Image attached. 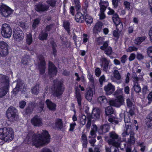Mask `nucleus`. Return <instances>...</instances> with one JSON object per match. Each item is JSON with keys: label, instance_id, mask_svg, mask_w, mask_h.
<instances>
[{"label": "nucleus", "instance_id": "nucleus-64", "mask_svg": "<svg viewBox=\"0 0 152 152\" xmlns=\"http://www.w3.org/2000/svg\"><path fill=\"white\" fill-rule=\"evenodd\" d=\"M109 64H104L103 65V70L106 72H108V65Z\"/></svg>", "mask_w": 152, "mask_h": 152}, {"label": "nucleus", "instance_id": "nucleus-6", "mask_svg": "<svg viewBox=\"0 0 152 152\" xmlns=\"http://www.w3.org/2000/svg\"><path fill=\"white\" fill-rule=\"evenodd\" d=\"M54 83L53 95L58 98L59 99L64 91L63 84L61 81L58 80H54Z\"/></svg>", "mask_w": 152, "mask_h": 152}, {"label": "nucleus", "instance_id": "nucleus-13", "mask_svg": "<svg viewBox=\"0 0 152 152\" xmlns=\"http://www.w3.org/2000/svg\"><path fill=\"white\" fill-rule=\"evenodd\" d=\"M8 45L6 42H0V56L5 57L8 54Z\"/></svg>", "mask_w": 152, "mask_h": 152}, {"label": "nucleus", "instance_id": "nucleus-15", "mask_svg": "<svg viewBox=\"0 0 152 152\" xmlns=\"http://www.w3.org/2000/svg\"><path fill=\"white\" fill-rule=\"evenodd\" d=\"M109 41L105 42L102 46H101L100 49L104 51V53L108 56H110L112 52V49L111 47L108 46Z\"/></svg>", "mask_w": 152, "mask_h": 152}, {"label": "nucleus", "instance_id": "nucleus-12", "mask_svg": "<svg viewBox=\"0 0 152 152\" xmlns=\"http://www.w3.org/2000/svg\"><path fill=\"white\" fill-rule=\"evenodd\" d=\"M38 58L40 61L38 63V67L40 74L43 75L45 72L46 63L43 56L40 55L38 56Z\"/></svg>", "mask_w": 152, "mask_h": 152}, {"label": "nucleus", "instance_id": "nucleus-9", "mask_svg": "<svg viewBox=\"0 0 152 152\" xmlns=\"http://www.w3.org/2000/svg\"><path fill=\"white\" fill-rule=\"evenodd\" d=\"M0 8V13L5 17H9L13 12V10L12 9L3 3L1 4Z\"/></svg>", "mask_w": 152, "mask_h": 152}, {"label": "nucleus", "instance_id": "nucleus-49", "mask_svg": "<svg viewBox=\"0 0 152 152\" xmlns=\"http://www.w3.org/2000/svg\"><path fill=\"white\" fill-rule=\"evenodd\" d=\"M56 1V0H48L46 2L50 6L53 7L55 6Z\"/></svg>", "mask_w": 152, "mask_h": 152}, {"label": "nucleus", "instance_id": "nucleus-14", "mask_svg": "<svg viewBox=\"0 0 152 152\" xmlns=\"http://www.w3.org/2000/svg\"><path fill=\"white\" fill-rule=\"evenodd\" d=\"M49 7V6L43 4L42 1H40L35 5L34 9L37 12H44L47 11Z\"/></svg>", "mask_w": 152, "mask_h": 152}, {"label": "nucleus", "instance_id": "nucleus-54", "mask_svg": "<svg viewBox=\"0 0 152 152\" xmlns=\"http://www.w3.org/2000/svg\"><path fill=\"white\" fill-rule=\"evenodd\" d=\"M147 53L148 56L152 58V46L148 48Z\"/></svg>", "mask_w": 152, "mask_h": 152}, {"label": "nucleus", "instance_id": "nucleus-42", "mask_svg": "<svg viewBox=\"0 0 152 152\" xmlns=\"http://www.w3.org/2000/svg\"><path fill=\"white\" fill-rule=\"evenodd\" d=\"M51 44L53 50L52 53L54 55V56H55L56 55L57 50L56 48L57 47V46L54 42H51Z\"/></svg>", "mask_w": 152, "mask_h": 152}, {"label": "nucleus", "instance_id": "nucleus-46", "mask_svg": "<svg viewBox=\"0 0 152 152\" xmlns=\"http://www.w3.org/2000/svg\"><path fill=\"white\" fill-rule=\"evenodd\" d=\"M32 35L30 33H29L27 35L26 42L27 44L29 45L32 43Z\"/></svg>", "mask_w": 152, "mask_h": 152}, {"label": "nucleus", "instance_id": "nucleus-11", "mask_svg": "<svg viewBox=\"0 0 152 152\" xmlns=\"http://www.w3.org/2000/svg\"><path fill=\"white\" fill-rule=\"evenodd\" d=\"M13 37L18 41L22 40L24 38V34L22 31L18 27H15L13 30Z\"/></svg>", "mask_w": 152, "mask_h": 152}, {"label": "nucleus", "instance_id": "nucleus-33", "mask_svg": "<svg viewBox=\"0 0 152 152\" xmlns=\"http://www.w3.org/2000/svg\"><path fill=\"white\" fill-rule=\"evenodd\" d=\"M97 131V127L96 125H93L92 128H91L90 132L91 136L96 137V133Z\"/></svg>", "mask_w": 152, "mask_h": 152}, {"label": "nucleus", "instance_id": "nucleus-47", "mask_svg": "<svg viewBox=\"0 0 152 152\" xmlns=\"http://www.w3.org/2000/svg\"><path fill=\"white\" fill-rule=\"evenodd\" d=\"M33 110V108L31 105L28 106L25 109V114L28 115L31 113Z\"/></svg>", "mask_w": 152, "mask_h": 152}, {"label": "nucleus", "instance_id": "nucleus-26", "mask_svg": "<svg viewBox=\"0 0 152 152\" xmlns=\"http://www.w3.org/2000/svg\"><path fill=\"white\" fill-rule=\"evenodd\" d=\"M93 91L91 88L88 90L85 94L86 98L88 101H91L92 99Z\"/></svg>", "mask_w": 152, "mask_h": 152}, {"label": "nucleus", "instance_id": "nucleus-40", "mask_svg": "<svg viewBox=\"0 0 152 152\" xmlns=\"http://www.w3.org/2000/svg\"><path fill=\"white\" fill-rule=\"evenodd\" d=\"M126 104L127 107L129 109L134 107V105L133 101L129 98L126 99Z\"/></svg>", "mask_w": 152, "mask_h": 152}, {"label": "nucleus", "instance_id": "nucleus-28", "mask_svg": "<svg viewBox=\"0 0 152 152\" xmlns=\"http://www.w3.org/2000/svg\"><path fill=\"white\" fill-rule=\"evenodd\" d=\"M46 103L47 107L50 110L54 111L56 110V104L53 103L49 99L46 100Z\"/></svg>", "mask_w": 152, "mask_h": 152}, {"label": "nucleus", "instance_id": "nucleus-63", "mask_svg": "<svg viewBox=\"0 0 152 152\" xmlns=\"http://www.w3.org/2000/svg\"><path fill=\"white\" fill-rule=\"evenodd\" d=\"M95 72L96 76L99 77L101 74V71L100 69L99 68H97L95 70Z\"/></svg>", "mask_w": 152, "mask_h": 152}, {"label": "nucleus", "instance_id": "nucleus-61", "mask_svg": "<svg viewBox=\"0 0 152 152\" xmlns=\"http://www.w3.org/2000/svg\"><path fill=\"white\" fill-rule=\"evenodd\" d=\"M88 78L90 82H91L93 84L94 83V77H93V76L90 73H89L88 75Z\"/></svg>", "mask_w": 152, "mask_h": 152}, {"label": "nucleus", "instance_id": "nucleus-56", "mask_svg": "<svg viewBox=\"0 0 152 152\" xmlns=\"http://www.w3.org/2000/svg\"><path fill=\"white\" fill-rule=\"evenodd\" d=\"M112 4L114 8H116L118 6L119 0H112Z\"/></svg>", "mask_w": 152, "mask_h": 152}, {"label": "nucleus", "instance_id": "nucleus-25", "mask_svg": "<svg viewBox=\"0 0 152 152\" xmlns=\"http://www.w3.org/2000/svg\"><path fill=\"white\" fill-rule=\"evenodd\" d=\"M110 129V126L107 124H104L101 126L99 131L101 132L102 133H105L107 132Z\"/></svg>", "mask_w": 152, "mask_h": 152}, {"label": "nucleus", "instance_id": "nucleus-4", "mask_svg": "<svg viewBox=\"0 0 152 152\" xmlns=\"http://www.w3.org/2000/svg\"><path fill=\"white\" fill-rule=\"evenodd\" d=\"M14 138V132L12 128H4L0 129V139L10 142Z\"/></svg>", "mask_w": 152, "mask_h": 152}, {"label": "nucleus", "instance_id": "nucleus-59", "mask_svg": "<svg viewBox=\"0 0 152 152\" xmlns=\"http://www.w3.org/2000/svg\"><path fill=\"white\" fill-rule=\"evenodd\" d=\"M126 58L127 56L126 55H124L121 58V62L123 64H125L127 60Z\"/></svg>", "mask_w": 152, "mask_h": 152}, {"label": "nucleus", "instance_id": "nucleus-23", "mask_svg": "<svg viewBox=\"0 0 152 152\" xmlns=\"http://www.w3.org/2000/svg\"><path fill=\"white\" fill-rule=\"evenodd\" d=\"M145 122L148 127L152 129V111L147 115Z\"/></svg>", "mask_w": 152, "mask_h": 152}, {"label": "nucleus", "instance_id": "nucleus-38", "mask_svg": "<svg viewBox=\"0 0 152 152\" xmlns=\"http://www.w3.org/2000/svg\"><path fill=\"white\" fill-rule=\"evenodd\" d=\"M70 23L67 21H64L63 25L64 28L67 31L68 34L70 33Z\"/></svg>", "mask_w": 152, "mask_h": 152}, {"label": "nucleus", "instance_id": "nucleus-62", "mask_svg": "<svg viewBox=\"0 0 152 152\" xmlns=\"http://www.w3.org/2000/svg\"><path fill=\"white\" fill-rule=\"evenodd\" d=\"M26 105V102L24 101L20 102L19 103V107L23 109L24 108Z\"/></svg>", "mask_w": 152, "mask_h": 152}, {"label": "nucleus", "instance_id": "nucleus-5", "mask_svg": "<svg viewBox=\"0 0 152 152\" xmlns=\"http://www.w3.org/2000/svg\"><path fill=\"white\" fill-rule=\"evenodd\" d=\"M109 138L107 142L109 145H111L115 147H120L122 144L120 143L119 136L114 131L110 132L109 134Z\"/></svg>", "mask_w": 152, "mask_h": 152}, {"label": "nucleus", "instance_id": "nucleus-7", "mask_svg": "<svg viewBox=\"0 0 152 152\" xmlns=\"http://www.w3.org/2000/svg\"><path fill=\"white\" fill-rule=\"evenodd\" d=\"M17 111L16 109L13 107L8 108L6 112V115L9 121L12 122L18 120V117Z\"/></svg>", "mask_w": 152, "mask_h": 152}, {"label": "nucleus", "instance_id": "nucleus-22", "mask_svg": "<svg viewBox=\"0 0 152 152\" xmlns=\"http://www.w3.org/2000/svg\"><path fill=\"white\" fill-rule=\"evenodd\" d=\"M85 15V13L83 15L80 12H78L75 16V19L76 21L80 23H83L84 22Z\"/></svg>", "mask_w": 152, "mask_h": 152}, {"label": "nucleus", "instance_id": "nucleus-32", "mask_svg": "<svg viewBox=\"0 0 152 152\" xmlns=\"http://www.w3.org/2000/svg\"><path fill=\"white\" fill-rule=\"evenodd\" d=\"M145 39L146 37L145 36L137 37L134 40V43L136 45H140L145 41Z\"/></svg>", "mask_w": 152, "mask_h": 152}, {"label": "nucleus", "instance_id": "nucleus-43", "mask_svg": "<svg viewBox=\"0 0 152 152\" xmlns=\"http://www.w3.org/2000/svg\"><path fill=\"white\" fill-rule=\"evenodd\" d=\"M86 117L84 115H82L80 117V123L83 126L86 124Z\"/></svg>", "mask_w": 152, "mask_h": 152}, {"label": "nucleus", "instance_id": "nucleus-44", "mask_svg": "<svg viewBox=\"0 0 152 152\" xmlns=\"http://www.w3.org/2000/svg\"><path fill=\"white\" fill-rule=\"evenodd\" d=\"M89 142L90 143L91 146L94 147V143L96 142L95 137L89 136Z\"/></svg>", "mask_w": 152, "mask_h": 152}, {"label": "nucleus", "instance_id": "nucleus-19", "mask_svg": "<svg viewBox=\"0 0 152 152\" xmlns=\"http://www.w3.org/2000/svg\"><path fill=\"white\" fill-rule=\"evenodd\" d=\"M57 72V68L50 61L49 62L48 73L51 75H56Z\"/></svg>", "mask_w": 152, "mask_h": 152}, {"label": "nucleus", "instance_id": "nucleus-16", "mask_svg": "<svg viewBox=\"0 0 152 152\" xmlns=\"http://www.w3.org/2000/svg\"><path fill=\"white\" fill-rule=\"evenodd\" d=\"M31 124L35 126H40L42 125V119L39 116L35 115L31 120Z\"/></svg>", "mask_w": 152, "mask_h": 152}, {"label": "nucleus", "instance_id": "nucleus-35", "mask_svg": "<svg viewBox=\"0 0 152 152\" xmlns=\"http://www.w3.org/2000/svg\"><path fill=\"white\" fill-rule=\"evenodd\" d=\"M85 16L84 20H85L87 25H91L93 22V19L92 17L89 15L86 14Z\"/></svg>", "mask_w": 152, "mask_h": 152}, {"label": "nucleus", "instance_id": "nucleus-20", "mask_svg": "<svg viewBox=\"0 0 152 152\" xmlns=\"http://www.w3.org/2000/svg\"><path fill=\"white\" fill-rule=\"evenodd\" d=\"M101 113V110L98 107L93 109L92 112V118L95 119H98L100 118V114Z\"/></svg>", "mask_w": 152, "mask_h": 152}, {"label": "nucleus", "instance_id": "nucleus-55", "mask_svg": "<svg viewBox=\"0 0 152 152\" xmlns=\"http://www.w3.org/2000/svg\"><path fill=\"white\" fill-rule=\"evenodd\" d=\"M138 49L137 48L134 46L129 47L128 49L127 50V52H131L133 51H136Z\"/></svg>", "mask_w": 152, "mask_h": 152}, {"label": "nucleus", "instance_id": "nucleus-57", "mask_svg": "<svg viewBox=\"0 0 152 152\" xmlns=\"http://www.w3.org/2000/svg\"><path fill=\"white\" fill-rule=\"evenodd\" d=\"M89 152H100L99 149L98 147H95L93 150L92 148H89L88 149Z\"/></svg>", "mask_w": 152, "mask_h": 152}, {"label": "nucleus", "instance_id": "nucleus-53", "mask_svg": "<svg viewBox=\"0 0 152 152\" xmlns=\"http://www.w3.org/2000/svg\"><path fill=\"white\" fill-rule=\"evenodd\" d=\"M40 22V20L38 18H37L34 20V21L32 25V27L34 29L37 26L38 24Z\"/></svg>", "mask_w": 152, "mask_h": 152}, {"label": "nucleus", "instance_id": "nucleus-29", "mask_svg": "<svg viewBox=\"0 0 152 152\" xmlns=\"http://www.w3.org/2000/svg\"><path fill=\"white\" fill-rule=\"evenodd\" d=\"M98 101L100 104L103 105L107 103H109V101H108L106 97L103 96L99 97L98 98Z\"/></svg>", "mask_w": 152, "mask_h": 152}, {"label": "nucleus", "instance_id": "nucleus-8", "mask_svg": "<svg viewBox=\"0 0 152 152\" xmlns=\"http://www.w3.org/2000/svg\"><path fill=\"white\" fill-rule=\"evenodd\" d=\"M1 32L2 36L4 37L10 38L12 33V29L10 25L6 23L2 24L1 29Z\"/></svg>", "mask_w": 152, "mask_h": 152}, {"label": "nucleus", "instance_id": "nucleus-30", "mask_svg": "<svg viewBox=\"0 0 152 152\" xmlns=\"http://www.w3.org/2000/svg\"><path fill=\"white\" fill-rule=\"evenodd\" d=\"M9 88L3 86L1 87L0 89V98L5 96L8 91Z\"/></svg>", "mask_w": 152, "mask_h": 152}, {"label": "nucleus", "instance_id": "nucleus-36", "mask_svg": "<svg viewBox=\"0 0 152 152\" xmlns=\"http://www.w3.org/2000/svg\"><path fill=\"white\" fill-rule=\"evenodd\" d=\"M112 18L115 25L121 22L120 18H119L118 15L116 13L113 15Z\"/></svg>", "mask_w": 152, "mask_h": 152}, {"label": "nucleus", "instance_id": "nucleus-39", "mask_svg": "<svg viewBox=\"0 0 152 152\" xmlns=\"http://www.w3.org/2000/svg\"><path fill=\"white\" fill-rule=\"evenodd\" d=\"M56 126L57 129H61L63 127V123L61 119H58L56 122Z\"/></svg>", "mask_w": 152, "mask_h": 152}, {"label": "nucleus", "instance_id": "nucleus-17", "mask_svg": "<svg viewBox=\"0 0 152 152\" xmlns=\"http://www.w3.org/2000/svg\"><path fill=\"white\" fill-rule=\"evenodd\" d=\"M0 82L4 84L3 86L9 88L10 80L9 77L5 75H0Z\"/></svg>", "mask_w": 152, "mask_h": 152}, {"label": "nucleus", "instance_id": "nucleus-3", "mask_svg": "<svg viewBox=\"0 0 152 152\" xmlns=\"http://www.w3.org/2000/svg\"><path fill=\"white\" fill-rule=\"evenodd\" d=\"M124 103V98L121 96H118L117 99L115 100H110L109 104L110 105L107 107L105 109V114L109 115L113 113L114 110L111 106L117 107H120Z\"/></svg>", "mask_w": 152, "mask_h": 152}, {"label": "nucleus", "instance_id": "nucleus-45", "mask_svg": "<svg viewBox=\"0 0 152 152\" xmlns=\"http://www.w3.org/2000/svg\"><path fill=\"white\" fill-rule=\"evenodd\" d=\"M30 59L28 57H25L22 58V62L24 65H27L28 64Z\"/></svg>", "mask_w": 152, "mask_h": 152}, {"label": "nucleus", "instance_id": "nucleus-2", "mask_svg": "<svg viewBox=\"0 0 152 152\" xmlns=\"http://www.w3.org/2000/svg\"><path fill=\"white\" fill-rule=\"evenodd\" d=\"M124 121L126 130L122 134L123 137L126 135H129V137L128 138L127 143L129 145L134 144L135 142V138L134 137L135 133L133 130L132 128L131 123L130 122V118L129 115H124Z\"/></svg>", "mask_w": 152, "mask_h": 152}, {"label": "nucleus", "instance_id": "nucleus-50", "mask_svg": "<svg viewBox=\"0 0 152 152\" xmlns=\"http://www.w3.org/2000/svg\"><path fill=\"white\" fill-rule=\"evenodd\" d=\"M132 77L133 79V81L134 83L138 82L140 79V78L137 76L136 73L134 72L132 73Z\"/></svg>", "mask_w": 152, "mask_h": 152}, {"label": "nucleus", "instance_id": "nucleus-10", "mask_svg": "<svg viewBox=\"0 0 152 152\" xmlns=\"http://www.w3.org/2000/svg\"><path fill=\"white\" fill-rule=\"evenodd\" d=\"M17 82L16 86L12 91L13 94H16L19 91H21L22 92L26 91V88L25 84L20 79L18 80Z\"/></svg>", "mask_w": 152, "mask_h": 152}, {"label": "nucleus", "instance_id": "nucleus-48", "mask_svg": "<svg viewBox=\"0 0 152 152\" xmlns=\"http://www.w3.org/2000/svg\"><path fill=\"white\" fill-rule=\"evenodd\" d=\"M114 76L115 78L118 80H119L121 78V76L119 72L117 70H115L113 72Z\"/></svg>", "mask_w": 152, "mask_h": 152}, {"label": "nucleus", "instance_id": "nucleus-58", "mask_svg": "<svg viewBox=\"0 0 152 152\" xmlns=\"http://www.w3.org/2000/svg\"><path fill=\"white\" fill-rule=\"evenodd\" d=\"M100 6V12L101 13L104 12L107 8V6L105 5L99 4Z\"/></svg>", "mask_w": 152, "mask_h": 152}, {"label": "nucleus", "instance_id": "nucleus-24", "mask_svg": "<svg viewBox=\"0 0 152 152\" xmlns=\"http://www.w3.org/2000/svg\"><path fill=\"white\" fill-rule=\"evenodd\" d=\"M102 24V23L98 22L95 25L93 28V32L95 34H97L101 31Z\"/></svg>", "mask_w": 152, "mask_h": 152}, {"label": "nucleus", "instance_id": "nucleus-31", "mask_svg": "<svg viewBox=\"0 0 152 152\" xmlns=\"http://www.w3.org/2000/svg\"><path fill=\"white\" fill-rule=\"evenodd\" d=\"M44 105V101H43L40 100L39 102L36 104L35 106L38 109L39 111L41 112L43 110Z\"/></svg>", "mask_w": 152, "mask_h": 152}, {"label": "nucleus", "instance_id": "nucleus-41", "mask_svg": "<svg viewBox=\"0 0 152 152\" xmlns=\"http://www.w3.org/2000/svg\"><path fill=\"white\" fill-rule=\"evenodd\" d=\"M133 88L134 90L136 93H139L141 91V88L138 84V82L134 83Z\"/></svg>", "mask_w": 152, "mask_h": 152}, {"label": "nucleus", "instance_id": "nucleus-21", "mask_svg": "<svg viewBox=\"0 0 152 152\" xmlns=\"http://www.w3.org/2000/svg\"><path fill=\"white\" fill-rule=\"evenodd\" d=\"M75 98L77 99L78 106L81 107L82 97L80 92V90L77 87L75 88Z\"/></svg>", "mask_w": 152, "mask_h": 152}, {"label": "nucleus", "instance_id": "nucleus-27", "mask_svg": "<svg viewBox=\"0 0 152 152\" xmlns=\"http://www.w3.org/2000/svg\"><path fill=\"white\" fill-rule=\"evenodd\" d=\"M81 140L83 147L84 148H86L88 142L86 134H82Z\"/></svg>", "mask_w": 152, "mask_h": 152}, {"label": "nucleus", "instance_id": "nucleus-1", "mask_svg": "<svg viewBox=\"0 0 152 152\" xmlns=\"http://www.w3.org/2000/svg\"><path fill=\"white\" fill-rule=\"evenodd\" d=\"M50 135L46 130H43L41 134H36L33 132H29L26 138L28 143H32L36 147L48 144L50 141Z\"/></svg>", "mask_w": 152, "mask_h": 152}, {"label": "nucleus", "instance_id": "nucleus-52", "mask_svg": "<svg viewBox=\"0 0 152 152\" xmlns=\"http://www.w3.org/2000/svg\"><path fill=\"white\" fill-rule=\"evenodd\" d=\"M100 60L103 65L109 64L110 62V60H108L106 58L104 57L102 58Z\"/></svg>", "mask_w": 152, "mask_h": 152}, {"label": "nucleus", "instance_id": "nucleus-34", "mask_svg": "<svg viewBox=\"0 0 152 152\" xmlns=\"http://www.w3.org/2000/svg\"><path fill=\"white\" fill-rule=\"evenodd\" d=\"M48 36V32L46 31L43 32L42 31L41 33L39 34L38 38L40 40H46L47 37Z\"/></svg>", "mask_w": 152, "mask_h": 152}, {"label": "nucleus", "instance_id": "nucleus-60", "mask_svg": "<svg viewBox=\"0 0 152 152\" xmlns=\"http://www.w3.org/2000/svg\"><path fill=\"white\" fill-rule=\"evenodd\" d=\"M99 82L101 85L103 84V82L105 81V78L104 75L101 76L99 79Z\"/></svg>", "mask_w": 152, "mask_h": 152}, {"label": "nucleus", "instance_id": "nucleus-51", "mask_svg": "<svg viewBox=\"0 0 152 152\" xmlns=\"http://www.w3.org/2000/svg\"><path fill=\"white\" fill-rule=\"evenodd\" d=\"M116 27V28L117 30L119 31L120 32L123 28V26L122 23L121 22L119 23V24L115 25Z\"/></svg>", "mask_w": 152, "mask_h": 152}, {"label": "nucleus", "instance_id": "nucleus-37", "mask_svg": "<svg viewBox=\"0 0 152 152\" xmlns=\"http://www.w3.org/2000/svg\"><path fill=\"white\" fill-rule=\"evenodd\" d=\"M39 84H36L31 89V92L33 94L37 95L39 93Z\"/></svg>", "mask_w": 152, "mask_h": 152}, {"label": "nucleus", "instance_id": "nucleus-18", "mask_svg": "<svg viewBox=\"0 0 152 152\" xmlns=\"http://www.w3.org/2000/svg\"><path fill=\"white\" fill-rule=\"evenodd\" d=\"M104 89L106 95H110L115 91V86L111 83H109L104 87Z\"/></svg>", "mask_w": 152, "mask_h": 152}]
</instances>
